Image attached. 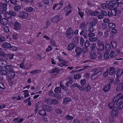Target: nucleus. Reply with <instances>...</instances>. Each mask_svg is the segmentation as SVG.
Instances as JSON below:
<instances>
[{"mask_svg":"<svg viewBox=\"0 0 123 123\" xmlns=\"http://www.w3.org/2000/svg\"><path fill=\"white\" fill-rule=\"evenodd\" d=\"M80 27L81 29V31L80 32V35H82L84 33H86L87 32L88 28L87 26V25L85 22H83L80 23Z\"/></svg>","mask_w":123,"mask_h":123,"instance_id":"obj_1","label":"nucleus"},{"mask_svg":"<svg viewBox=\"0 0 123 123\" xmlns=\"http://www.w3.org/2000/svg\"><path fill=\"white\" fill-rule=\"evenodd\" d=\"M123 96L121 95V93H120L117 95L113 98V102H116V105H117L120 103L123 99Z\"/></svg>","mask_w":123,"mask_h":123,"instance_id":"obj_2","label":"nucleus"},{"mask_svg":"<svg viewBox=\"0 0 123 123\" xmlns=\"http://www.w3.org/2000/svg\"><path fill=\"white\" fill-rule=\"evenodd\" d=\"M110 1H106L105 3L102 4L101 6V7L104 9H108L109 10L111 9L110 4Z\"/></svg>","mask_w":123,"mask_h":123,"instance_id":"obj_3","label":"nucleus"},{"mask_svg":"<svg viewBox=\"0 0 123 123\" xmlns=\"http://www.w3.org/2000/svg\"><path fill=\"white\" fill-rule=\"evenodd\" d=\"M28 14L26 12L21 11H20L18 14V17L22 19H25L28 17Z\"/></svg>","mask_w":123,"mask_h":123,"instance_id":"obj_4","label":"nucleus"},{"mask_svg":"<svg viewBox=\"0 0 123 123\" xmlns=\"http://www.w3.org/2000/svg\"><path fill=\"white\" fill-rule=\"evenodd\" d=\"M61 19L59 16L56 15L52 17L51 19V22L53 23H57L58 22H59Z\"/></svg>","mask_w":123,"mask_h":123,"instance_id":"obj_5","label":"nucleus"},{"mask_svg":"<svg viewBox=\"0 0 123 123\" xmlns=\"http://www.w3.org/2000/svg\"><path fill=\"white\" fill-rule=\"evenodd\" d=\"M14 28L16 30H18L21 28V25L17 21H15L13 24Z\"/></svg>","mask_w":123,"mask_h":123,"instance_id":"obj_6","label":"nucleus"},{"mask_svg":"<svg viewBox=\"0 0 123 123\" xmlns=\"http://www.w3.org/2000/svg\"><path fill=\"white\" fill-rule=\"evenodd\" d=\"M5 69L7 72H9L13 70V66L11 65H9L5 66Z\"/></svg>","mask_w":123,"mask_h":123,"instance_id":"obj_7","label":"nucleus"},{"mask_svg":"<svg viewBox=\"0 0 123 123\" xmlns=\"http://www.w3.org/2000/svg\"><path fill=\"white\" fill-rule=\"evenodd\" d=\"M73 31L71 28H68L66 32V37H69V36H73Z\"/></svg>","mask_w":123,"mask_h":123,"instance_id":"obj_8","label":"nucleus"},{"mask_svg":"<svg viewBox=\"0 0 123 123\" xmlns=\"http://www.w3.org/2000/svg\"><path fill=\"white\" fill-rule=\"evenodd\" d=\"M42 108L43 109H44L45 111L48 112L51 111L52 109L51 106L47 105H43L42 107Z\"/></svg>","mask_w":123,"mask_h":123,"instance_id":"obj_9","label":"nucleus"},{"mask_svg":"<svg viewBox=\"0 0 123 123\" xmlns=\"http://www.w3.org/2000/svg\"><path fill=\"white\" fill-rule=\"evenodd\" d=\"M102 68H95L93 69V71L98 75H100L102 73Z\"/></svg>","mask_w":123,"mask_h":123,"instance_id":"obj_10","label":"nucleus"},{"mask_svg":"<svg viewBox=\"0 0 123 123\" xmlns=\"http://www.w3.org/2000/svg\"><path fill=\"white\" fill-rule=\"evenodd\" d=\"M110 4L111 6V9L114 7H117L119 6V4L118 2H116L114 1H111Z\"/></svg>","mask_w":123,"mask_h":123,"instance_id":"obj_11","label":"nucleus"},{"mask_svg":"<svg viewBox=\"0 0 123 123\" xmlns=\"http://www.w3.org/2000/svg\"><path fill=\"white\" fill-rule=\"evenodd\" d=\"M1 47L3 48H9L11 47V45L9 43L4 42L2 44Z\"/></svg>","mask_w":123,"mask_h":123,"instance_id":"obj_12","label":"nucleus"},{"mask_svg":"<svg viewBox=\"0 0 123 123\" xmlns=\"http://www.w3.org/2000/svg\"><path fill=\"white\" fill-rule=\"evenodd\" d=\"M75 52L76 53V55L79 56L80 55L82 52V49L80 47H77L75 49Z\"/></svg>","mask_w":123,"mask_h":123,"instance_id":"obj_13","label":"nucleus"},{"mask_svg":"<svg viewBox=\"0 0 123 123\" xmlns=\"http://www.w3.org/2000/svg\"><path fill=\"white\" fill-rule=\"evenodd\" d=\"M97 48L98 50L100 51H104V44L102 42L99 43L98 45V47H97Z\"/></svg>","mask_w":123,"mask_h":123,"instance_id":"obj_14","label":"nucleus"},{"mask_svg":"<svg viewBox=\"0 0 123 123\" xmlns=\"http://www.w3.org/2000/svg\"><path fill=\"white\" fill-rule=\"evenodd\" d=\"M118 112V110H116L115 109V108H114L113 109L111 113V116L113 117H116L117 115Z\"/></svg>","mask_w":123,"mask_h":123,"instance_id":"obj_15","label":"nucleus"},{"mask_svg":"<svg viewBox=\"0 0 123 123\" xmlns=\"http://www.w3.org/2000/svg\"><path fill=\"white\" fill-rule=\"evenodd\" d=\"M9 73L10 74L8 76V78L9 79L11 80L13 79L15 76V72L13 70Z\"/></svg>","mask_w":123,"mask_h":123,"instance_id":"obj_16","label":"nucleus"},{"mask_svg":"<svg viewBox=\"0 0 123 123\" xmlns=\"http://www.w3.org/2000/svg\"><path fill=\"white\" fill-rule=\"evenodd\" d=\"M110 51L107 50L105 51L104 55V58L105 59H107L110 58V54H109Z\"/></svg>","mask_w":123,"mask_h":123,"instance_id":"obj_17","label":"nucleus"},{"mask_svg":"<svg viewBox=\"0 0 123 123\" xmlns=\"http://www.w3.org/2000/svg\"><path fill=\"white\" fill-rule=\"evenodd\" d=\"M115 69L114 67H110L109 69L108 72L110 75H112L114 73Z\"/></svg>","mask_w":123,"mask_h":123,"instance_id":"obj_18","label":"nucleus"},{"mask_svg":"<svg viewBox=\"0 0 123 123\" xmlns=\"http://www.w3.org/2000/svg\"><path fill=\"white\" fill-rule=\"evenodd\" d=\"M123 73V69H120L118 70L117 74V78L120 77Z\"/></svg>","mask_w":123,"mask_h":123,"instance_id":"obj_19","label":"nucleus"},{"mask_svg":"<svg viewBox=\"0 0 123 123\" xmlns=\"http://www.w3.org/2000/svg\"><path fill=\"white\" fill-rule=\"evenodd\" d=\"M117 91H120L123 90V82L120 83L117 86Z\"/></svg>","mask_w":123,"mask_h":123,"instance_id":"obj_20","label":"nucleus"},{"mask_svg":"<svg viewBox=\"0 0 123 123\" xmlns=\"http://www.w3.org/2000/svg\"><path fill=\"white\" fill-rule=\"evenodd\" d=\"M116 54L114 51H111L110 54V59H112L116 58Z\"/></svg>","mask_w":123,"mask_h":123,"instance_id":"obj_21","label":"nucleus"},{"mask_svg":"<svg viewBox=\"0 0 123 123\" xmlns=\"http://www.w3.org/2000/svg\"><path fill=\"white\" fill-rule=\"evenodd\" d=\"M72 77H70L68 78V79H69V81L67 82L66 83V85L68 87L70 85H71L73 82V80L72 79Z\"/></svg>","mask_w":123,"mask_h":123,"instance_id":"obj_22","label":"nucleus"},{"mask_svg":"<svg viewBox=\"0 0 123 123\" xmlns=\"http://www.w3.org/2000/svg\"><path fill=\"white\" fill-rule=\"evenodd\" d=\"M111 88V86H109L108 85L105 86L103 89V90L105 92H107Z\"/></svg>","mask_w":123,"mask_h":123,"instance_id":"obj_23","label":"nucleus"},{"mask_svg":"<svg viewBox=\"0 0 123 123\" xmlns=\"http://www.w3.org/2000/svg\"><path fill=\"white\" fill-rule=\"evenodd\" d=\"M71 99L69 98H65L64 99L63 104L66 105L69 102L71 101Z\"/></svg>","mask_w":123,"mask_h":123,"instance_id":"obj_24","label":"nucleus"},{"mask_svg":"<svg viewBox=\"0 0 123 123\" xmlns=\"http://www.w3.org/2000/svg\"><path fill=\"white\" fill-rule=\"evenodd\" d=\"M39 113L40 115L43 116H46V115L45 110L44 109L39 111Z\"/></svg>","mask_w":123,"mask_h":123,"instance_id":"obj_25","label":"nucleus"},{"mask_svg":"<svg viewBox=\"0 0 123 123\" xmlns=\"http://www.w3.org/2000/svg\"><path fill=\"white\" fill-rule=\"evenodd\" d=\"M42 70L40 69H36L30 72V74H34L36 73L37 74L41 73Z\"/></svg>","mask_w":123,"mask_h":123,"instance_id":"obj_26","label":"nucleus"},{"mask_svg":"<svg viewBox=\"0 0 123 123\" xmlns=\"http://www.w3.org/2000/svg\"><path fill=\"white\" fill-rule=\"evenodd\" d=\"M97 57L96 52L93 51L90 54V58L91 59H95Z\"/></svg>","mask_w":123,"mask_h":123,"instance_id":"obj_27","label":"nucleus"},{"mask_svg":"<svg viewBox=\"0 0 123 123\" xmlns=\"http://www.w3.org/2000/svg\"><path fill=\"white\" fill-rule=\"evenodd\" d=\"M7 20L6 19V18H1V19H0V23L1 25H4L6 24V23H7Z\"/></svg>","mask_w":123,"mask_h":123,"instance_id":"obj_28","label":"nucleus"},{"mask_svg":"<svg viewBox=\"0 0 123 123\" xmlns=\"http://www.w3.org/2000/svg\"><path fill=\"white\" fill-rule=\"evenodd\" d=\"M45 102L49 105L52 104V100L49 98H45Z\"/></svg>","mask_w":123,"mask_h":123,"instance_id":"obj_29","label":"nucleus"},{"mask_svg":"<svg viewBox=\"0 0 123 123\" xmlns=\"http://www.w3.org/2000/svg\"><path fill=\"white\" fill-rule=\"evenodd\" d=\"M99 13L96 10L95 11H91L90 15L93 16H95L98 14Z\"/></svg>","mask_w":123,"mask_h":123,"instance_id":"obj_30","label":"nucleus"},{"mask_svg":"<svg viewBox=\"0 0 123 123\" xmlns=\"http://www.w3.org/2000/svg\"><path fill=\"white\" fill-rule=\"evenodd\" d=\"M33 8L31 7H27L24 9V10L28 12H32L33 10Z\"/></svg>","mask_w":123,"mask_h":123,"instance_id":"obj_31","label":"nucleus"},{"mask_svg":"<svg viewBox=\"0 0 123 123\" xmlns=\"http://www.w3.org/2000/svg\"><path fill=\"white\" fill-rule=\"evenodd\" d=\"M115 104V102H113L110 103H109L108 104V106L110 109H111L114 108Z\"/></svg>","mask_w":123,"mask_h":123,"instance_id":"obj_32","label":"nucleus"},{"mask_svg":"<svg viewBox=\"0 0 123 123\" xmlns=\"http://www.w3.org/2000/svg\"><path fill=\"white\" fill-rule=\"evenodd\" d=\"M7 4L6 3H4L3 4L2 3V9L4 11H6L7 8Z\"/></svg>","mask_w":123,"mask_h":123,"instance_id":"obj_33","label":"nucleus"},{"mask_svg":"<svg viewBox=\"0 0 123 123\" xmlns=\"http://www.w3.org/2000/svg\"><path fill=\"white\" fill-rule=\"evenodd\" d=\"M65 119L68 121L73 119L74 117L72 116H70L69 115H67L65 117Z\"/></svg>","mask_w":123,"mask_h":123,"instance_id":"obj_34","label":"nucleus"},{"mask_svg":"<svg viewBox=\"0 0 123 123\" xmlns=\"http://www.w3.org/2000/svg\"><path fill=\"white\" fill-rule=\"evenodd\" d=\"M13 9L15 11L19 12L21 10V8L19 6H15L13 7Z\"/></svg>","mask_w":123,"mask_h":123,"instance_id":"obj_35","label":"nucleus"},{"mask_svg":"<svg viewBox=\"0 0 123 123\" xmlns=\"http://www.w3.org/2000/svg\"><path fill=\"white\" fill-rule=\"evenodd\" d=\"M92 72V75L91 77V78L92 80H94L97 77L96 75L97 74L95 72H94L93 70Z\"/></svg>","mask_w":123,"mask_h":123,"instance_id":"obj_36","label":"nucleus"},{"mask_svg":"<svg viewBox=\"0 0 123 123\" xmlns=\"http://www.w3.org/2000/svg\"><path fill=\"white\" fill-rule=\"evenodd\" d=\"M18 36V34L17 33H15L12 34V37L13 40H16L17 39Z\"/></svg>","mask_w":123,"mask_h":123,"instance_id":"obj_37","label":"nucleus"},{"mask_svg":"<svg viewBox=\"0 0 123 123\" xmlns=\"http://www.w3.org/2000/svg\"><path fill=\"white\" fill-rule=\"evenodd\" d=\"M74 46L72 43H70L68 45V50H71L74 48Z\"/></svg>","mask_w":123,"mask_h":123,"instance_id":"obj_38","label":"nucleus"},{"mask_svg":"<svg viewBox=\"0 0 123 123\" xmlns=\"http://www.w3.org/2000/svg\"><path fill=\"white\" fill-rule=\"evenodd\" d=\"M2 28L4 30L5 32H9V28L7 26L5 25L2 27Z\"/></svg>","mask_w":123,"mask_h":123,"instance_id":"obj_39","label":"nucleus"},{"mask_svg":"<svg viewBox=\"0 0 123 123\" xmlns=\"http://www.w3.org/2000/svg\"><path fill=\"white\" fill-rule=\"evenodd\" d=\"M5 62L2 59H0V67L2 68L5 67L4 63Z\"/></svg>","mask_w":123,"mask_h":123,"instance_id":"obj_40","label":"nucleus"},{"mask_svg":"<svg viewBox=\"0 0 123 123\" xmlns=\"http://www.w3.org/2000/svg\"><path fill=\"white\" fill-rule=\"evenodd\" d=\"M59 70L57 68H53L51 71V73H58L59 72Z\"/></svg>","mask_w":123,"mask_h":123,"instance_id":"obj_41","label":"nucleus"},{"mask_svg":"<svg viewBox=\"0 0 123 123\" xmlns=\"http://www.w3.org/2000/svg\"><path fill=\"white\" fill-rule=\"evenodd\" d=\"M9 13L10 15L13 17H15L17 15V14L15 12L11 11H9Z\"/></svg>","mask_w":123,"mask_h":123,"instance_id":"obj_42","label":"nucleus"},{"mask_svg":"<svg viewBox=\"0 0 123 123\" xmlns=\"http://www.w3.org/2000/svg\"><path fill=\"white\" fill-rule=\"evenodd\" d=\"M24 93V97L26 98L28 97L29 95V92L27 90H26L22 91Z\"/></svg>","mask_w":123,"mask_h":123,"instance_id":"obj_43","label":"nucleus"},{"mask_svg":"<svg viewBox=\"0 0 123 123\" xmlns=\"http://www.w3.org/2000/svg\"><path fill=\"white\" fill-rule=\"evenodd\" d=\"M111 48V46L108 43H107L105 44V49L106 51L108 50L109 51Z\"/></svg>","mask_w":123,"mask_h":123,"instance_id":"obj_44","label":"nucleus"},{"mask_svg":"<svg viewBox=\"0 0 123 123\" xmlns=\"http://www.w3.org/2000/svg\"><path fill=\"white\" fill-rule=\"evenodd\" d=\"M0 72L1 74L4 75H6L7 74V72L5 69L3 70L2 68L0 70Z\"/></svg>","mask_w":123,"mask_h":123,"instance_id":"obj_45","label":"nucleus"},{"mask_svg":"<svg viewBox=\"0 0 123 123\" xmlns=\"http://www.w3.org/2000/svg\"><path fill=\"white\" fill-rule=\"evenodd\" d=\"M61 91V89L59 87H56L54 90V92L55 93H59Z\"/></svg>","mask_w":123,"mask_h":123,"instance_id":"obj_46","label":"nucleus"},{"mask_svg":"<svg viewBox=\"0 0 123 123\" xmlns=\"http://www.w3.org/2000/svg\"><path fill=\"white\" fill-rule=\"evenodd\" d=\"M72 41V43L74 47H75L78 44V41L77 40H74V38L73 39Z\"/></svg>","mask_w":123,"mask_h":123,"instance_id":"obj_47","label":"nucleus"},{"mask_svg":"<svg viewBox=\"0 0 123 123\" xmlns=\"http://www.w3.org/2000/svg\"><path fill=\"white\" fill-rule=\"evenodd\" d=\"M111 47L114 49H115L117 47V43L114 41H111Z\"/></svg>","mask_w":123,"mask_h":123,"instance_id":"obj_48","label":"nucleus"},{"mask_svg":"<svg viewBox=\"0 0 123 123\" xmlns=\"http://www.w3.org/2000/svg\"><path fill=\"white\" fill-rule=\"evenodd\" d=\"M88 31L89 32H93L96 30L95 29L94 27H89Z\"/></svg>","mask_w":123,"mask_h":123,"instance_id":"obj_49","label":"nucleus"},{"mask_svg":"<svg viewBox=\"0 0 123 123\" xmlns=\"http://www.w3.org/2000/svg\"><path fill=\"white\" fill-rule=\"evenodd\" d=\"M111 10V12L113 15L115 16L116 15V8H112Z\"/></svg>","mask_w":123,"mask_h":123,"instance_id":"obj_50","label":"nucleus"},{"mask_svg":"<svg viewBox=\"0 0 123 123\" xmlns=\"http://www.w3.org/2000/svg\"><path fill=\"white\" fill-rule=\"evenodd\" d=\"M108 25L109 27L112 28H114L116 27L115 24L113 23H110Z\"/></svg>","mask_w":123,"mask_h":123,"instance_id":"obj_51","label":"nucleus"},{"mask_svg":"<svg viewBox=\"0 0 123 123\" xmlns=\"http://www.w3.org/2000/svg\"><path fill=\"white\" fill-rule=\"evenodd\" d=\"M4 17L6 18L7 19H11L12 18V17L10 16L9 12H7V13H5L4 14Z\"/></svg>","mask_w":123,"mask_h":123,"instance_id":"obj_52","label":"nucleus"},{"mask_svg":"<svg viewBox=\"0 0 123 123\" xmlns=\"http://www.w3.org/2000/svg\"><path fill=\"white\" fill-rule=\"evenodd\" d=\"M49 94L50 97H55L56 94L54 93L51 90L49 92Z\"/></svg>","mask_w":123,"mask_h":123,"instance_id":"obj_53","label":"nucleus"},{"mask_svg":"<svg viewBox=\"0 0 123 123\" xmlns=\"http://www.w3.org/2000/svg\"><path fill=\"white\" fill-rule=\"evenodd\" d=\"M81 76V75L79 74H77L74 75V79H77L80 78Z\"/></svg>","mask_w":123,"mask_h":123,"instance_id":"obj_54","label":"nucleus"},{"mask_svg":"<svg viewBox=\"0 0 123 123\" xmlns=\"http://www.w3.org/2000/svg\"><path fill=\"white\" fill-rule=\"evenodd\" d=\"M6 56L10 60H11L13 59L14 55L13 54H8Z\"/></svg>","mask_w":123,"mask_h":123,"instance_id":"obj_55","label":"nucleus"},{"mask_svg":"<svg viewBox=\"0 0 123 123\" xmlns=\"http://www.w3.org/2000/svg\"><path fill=\"white\" fill-rule=\"evenodd\" d=\"M50 44L53 46L57 47V45L55 43V42L53 40H51L50 42Z\"/></svg>","mask_w":123,"mask_h":123,"instance_id":"obj_56","label":"nucleus"},{"mask_svg":"<svg viewBox=\"0 0 123 123\" xmlns=\"http://www.w3.org/2000/svg\"><path fill=\"white\" fill-rule=\"evenodd\" d=\"M91 46L90 47L91 48V49L94 50L96 47V44L94 43H92L91 44Z\"/></svg>","mask_w":123,"mask_h":123,"instance_id":"obj_57","label":"nucleus"},{"mask_svg":"<svg viewBox=\"0 0 123 123\" xmlns=\"http://www.w3.org/2000/svg\"><path fill=\"white\" fill-rule=\"evenodd\" d=\"M98 39V38L97 37H95L92 38H89V40L91 42H95Z\"/></svg>","mask_w":123,"mask_h":123,"instance_id":"obj_58","label":"nucleus"},{"mask_svg":"<svg viewBox=\"0 0 123 123\" xmlns=\"http://www.w3.org/2000/svg\"><path fill=\"white\" fill-rule=\"evenodd\" d=\"M79 85H78V84L74 83L72 85L70 86V87L71 88L76 87L78 88V87Z\"/></svg>","mask_w":123,"mask_h":123,"instance_id":"obj_59","label":"nucleus"},{"mask_svg":"<svg viewBox=\"0 0 123 123\" xmlns=\"http://www.w3.org/2000/svg\"><path fill=\"white\" fill-rule=\"evenodd\" d=\"M2 56L5 57L7 56L6 53L4 51H2V49L0 52V56Z\"/></svg>","mask_w":123,"mask_h":123,"instance_id":"obj_60","label":"nucleus"},{"mask_svg":"<svg viewBox=\"0 0 123 123\" xmlns=\"http://www.w3.org/2000/svg\"><path fill=\"white\" fill-rule=\"evenodd\" d=\"M35 58L37 59L41 60L42 57L38 54H36L35 56Z\"/></svg>","mask_w":123,"mask_h":123,"instance_id":"obj_61","label":"nucleus"},{"mask_svg":"<svg viewBox=\"0 0 123 123\" xmlns=\"http://www.w3.org/2000/svg\"><path fill=\"white\" fill-rule=\"evenodd\" d=\"M95 35V34L94 33H93L92 32H89L88 34V36L89 37H92L94 36Z\"/></svg>","mask_w":123,"mask_h":123,"instance_id":"obj_62","label":"nucleus"},{"mask_svg":"<svg viewBox=\"0 0 123 123\" xmlns=\"http://www.w3.org/2000/svg\"><path fill=\"white\" fill-rule=\"evenodd\" d=\"M52 49L53 48L51 46L49 45L48 48L46 49V51L47 52H48L52 50Z\"/></svg>","mask_w":123,"mask_h":123,"instance_id":"obj_63","label":"nucleus"},{"mask_svg":"<svg viewBox=\"0 0 123 123\" xmlns=\"http://www.w3.org/2000/svg\"><path fill=\"white\" fill-rule=\"evenodd\" d=\"M84 45L86 47L88 48L90 46V43L88 41L86 40L85 43Z\"/></svg>","mask_w":123,"mask_h":123,"instance_id":"obj_64","label":"nucleus"}]
</instances>
